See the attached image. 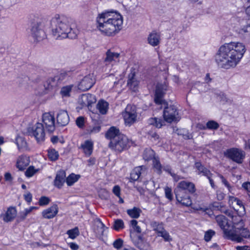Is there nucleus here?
<instances>
[{
  "label": "nucleus",
  "instance_id": "obj_1",
  "mask_svg": "<svg viewBox=\"0 0 250 250\" xmlns=\"http://www.w3.org/2000/svg\"><path fill=\"white\" fill-rule=\"evenodd\" d=\"M246 51V46L242 42L226 43L219 47L215 60L221 68L226 69L234 68L239 63Z\"/></svg>",
  "mask_w": 250,
  "mask_h": 250
},
{
  "label": "nucleus",
  "instance_id": "obj_2",
  "mask_svg": "<svg viewBox=\"0 0 250 250\" xmlns=\"http://www.w3.org/2000/svg\"><path fill=\"white\" fill-rule=\"evenodd\" d=\"M97 27L104 35L114 36L122 29L123 19L122 15L113 10H105L96 18Z\"/></svg>",
  "mask_w": 250,
  "mask_h": 250
},
{
  "label": "nucleus",
  "instance_id": "obj_3",
  "mask_svg": "<svg viewBox=\"0 0 250 250\" xmlns=\"http://www.w3.org/2000/svg\"><path fill=\"white\" fill-rule=\"evenodd\" d=\"M52 34L57 40L76 38L77 35L69 25L68 19L64 16H55L51 21Z\"/></svg>",
  "mask_w": 250,
  "mask_h": 250
},
{
  "label": "nucleus",
  "instance_id": "obj_4",
  "mask_svg": "<svg viewBox=\"0 0 250 250\" xmlns=\"http://www.w3.org/2000/svg\"><path fill=\"white\" fill-rule=\"evenodd\" d=\"M195 191V185L186 181L180 182L174 189L177 201L186 207H189L192 205V201L188 193L193 194Z\"/></svg>",
  "mask_w": 250,
  "mask_h": 250
},
{
  "label": "nucleus",
  "instance_id": "obj_5",
  "mask_svg": "<svg viewBox=\"0 0 250 250\" xmlns=\"http://www.w3.org/2000/svg\"><path fill=\"white\" fill-rule=\"evenodd\" d=\"M130 142L127 136L122 134L119 135V137H117L112 141H110L108 147L117 153H121L127 149L130 146Z\"/></svg>",
  "mask_w": 250,
  "mask_h": 250
},
{
  "label": "nucleus",
  "instance_id": "obj_6",
  "mask_svg": "<svg viewBox=\"0 0 250 250\" xmlns=\"http://www.w3.org/2000/svg\"><path fill=\"white\" fill-rule=\"evenodd\" d=\"M27 133L29 136L33 137L38 143L41 144L45 140V133L42 123H37L32 127H29Z\"/></svg>",
  "mask_w": 250,
  "mask_h": 250
},
{
  "label": "nucleus",
  "instance_id": "obj_7",
  "mask_svg": "<svg viewBox=\"0 0 250 250\" xmlns=\"http://www.w3.org/2000/svg\"><path fill=\"white\" fill-rule=\"evenodd\" d=\"M224 156L238 164H242L245 158V152L236 147L227 149L224 152Z\"/></svg>",
  "mask_w": 250,
  "mask_h": 250
},
{
  "label": "nucleus",
  "instance_id": "obj_8",
  "mask_svg": "<svg viewBox=\"0 0 250 250\" xmlns=\"http://www.w3.org/2000/svg\"><path fill=\"white\" fill-rule=\"evenodd\" d=\"M131 240L133 245L140 250H149L150 244L143 234L131 233Z\"/></svg>",
  "mask_w": 250,
  "mask_h": 250
},
{
  "label": "nucleus",
  "instance_id": "obj_9",
  "mask_svg": "<svg viewBox=\"0 0 250 250\" xmlns=\"http://www.w3.org/2000/svg\"><path fill=\"white\" fill-rule=\"evenodd\" d=\"M163 117L165 121L169 123L176 121L178 118V112L176 106L167 104L163 111Z\"/></svg>",
  "mask_w": 250,
  "mask_h": 250
},
{
  "label": "nucleus",
  "instance_id": "obj_10",
  "mask_svg": "<svg viewBox=\"0 0 250 250\" xmlns=\"http://www.w3.org/2000/svg\"><path fill=\"white\" fill-rule=\"evenodd\" d=\"M223 230L224 237L229 240L241 242L242 239L236 234L234 225H231L229 223L221 228Z\"/></svg>",
  "mask_w": 250,
  "mask_h": 250
},
{
  "label": "nucleus",
  "instance_id": "obj_11",
  "mask_svg": "<svg viewBox=\"0 0 250 250\" xmlns=\"http://www.w3.org/2000/svg\"><path fill=\"white\" fill-rule=\"evenodd\" d=\"M96 82L95 76L93 74H90L85 76L79 83L78 89L82 91H85L90 89Z\"/></svg>",
  "mask_w": 250,
  "mask_h": 250
},
{
  "label": "nucleus",
  "instance_id": "obj_12",
  "mask_svg": "<svg viewBox=\"0 0 250 250\" xmlns=\"http://www.w3.org/2000/svg\"><path fill=\"white\" fill-rule=\"evenodd\" d=\"M123 117L125 124L126 125H130L133 124L137 118V114L135 107H132L131 105H127L125 111L123 113Z\"/></svg>",
  "mask_w": 250,
  "mask_h": 250
},
{
  "label": "nucleus",
  "instance_id": "obj_13",
  "mask_svg": "<svg viewBox=\"0 0 250 250\" xmlns=\"http://www.w3.org/2000/svg\"><path fill=\"white\" fill-rule=\"evenodd\" d=\"M30 36L34 42H40L45 39L46 34L42 27L38 23L34 24L30 29Z\"/></svg>",
  "mask_w": 250,
  "mask_h": 250
},
{
  "label": "nucleus",
  "instance_id": "obj_14",
  "mask_svg": "<svg viewBox=\"0 0 250 250\" xmlns=\"http://www.w3.org/2000/svg\"><path fill=\"white\" fill-rule=\"evenodd\" d=\"M43 125H45L46 129L49 133L53 132L55 129V118L49 113H45L42 117Z\"/></svg>",
  "mask_w": 250,
  "mask_h": 250
},
{
  "label": "nucleus",
  "instance_id": "obj_15",
  "mask_svg": "<svg viewBox=\"0 0 250 250\" xmlns=\"http://www.w3.org/2000/svg\"><path fill=\"white\" fill-rule=\"evenodd\" d=\"M168 89V85L166 82L164 84H158L155 93L154 101L156 104H160L162 103V98L166 91Z\"/></svg>",
  "mask_w": 250,
  "mask_h": 250
},
{
  "label": "nucleus",
  "instance_id": "obj_16",
  "mask_svg": "<svg viewBox=\"0 0 250 250\" xmlns=\"http://www.w3.org/2000/svg\"><path fill=\"white\" fill-rule=\"evenodd\" d=\"M140 82L136 77L134 70H132L128 75L127 86L132 91H138Z\"/></svg>",
  "mask_w": 250,
  "mask_h": 250
},
{
  "label": "nucleus",
  "instance_id": "obj_17",
  "mask_svg": "<svg viewBox=\"0 0 250 250\" xmlns=\"http://www.w3.org/2000/svg\"><path fill=\"white\" fill-rule=\"evenodd\" d=\"M120 56V53L108 49L105 53L104 62L106 65L110 64L113 65L114 63L119 62Z\"/></svg>",
  "mask_w": 250,
  "mask_h": 250
},
{
  "label": "nucleus",
  "instance_id": "obj_18",
  "mask_svg": "<svg viewBox=\"0 0 250 250\" xmlns=\"http://www.w3.org/2000/svg\"><path fill=\"white\" fill-rule=\"evenodd\" d=\"M161 40V33L156 31H152L150 33L147 39L148 43L153 47L159 45Z\"/></svg>",
  "mask_w": 250,
  "mask_h": 250
},
{
  "label": "nucleus",
  "instance_id": "obj_19",
  "mask_svg": "<svg viewBox=\"0 0 250 250\" xmlns=\"http://www.w3.org/2000/svg\"><path fill=\"white\" fill-rule=\"evenodd\" d=\"M235 31L240 38L250 41V23L236 28Z\"/></svg>",
  "mask_w": 250,
  "mask_h": 250
},
{
  "label": "nucleus",
  "instance_id": "obj_20",
  "mask_svg": "<svg viewBox=\"0 0 250 250\" xmlns=\"http://www.w3.org/2000/svg\"><path fill=\"white\" fill-rule=\"evenodd\" d=\"M66 182V173L63 170L58 171L53 182L54 186L57 188H61Z\"/></svg>",
  "mask_w": 250,
  "mask_h": 250
},
{
  "label": "nucleus",
  "instance_id": "obj_21",
  "mask_svg": "<svg viewBox=\"0 0 250 250\" xmlns=\"http://www.w3.org/2000/svg\"><path fill=\"white\" fill-rule=\"evenodd\" d=\"M17 210L15 208L10 207L8 208L4 214H1L0 216L5 222L12 221L17 215Z\"/></svg>",
  "mask_w": 250,
  "mask_h": 250
},
{
  "label": "nucleus",
  "instance_id": "obj_22",
  "mask_svg": "<svg viewBox=\"0 0 250 250\" xmlns=\"http://www.w3.org/2000/svg\"><path fill=\"white\" fill-rule=\"evenodd\" d=\"M30 159L26 155H21L17 160L16 167L20 171H22L29 165Z\"/></svg>",
  "mask_w": 250,
  "mask_h": 250
},
{
  "label": "nucleus",
  "instance_id": "obj_23",
  "mask_svg": "<svg viewBox=\"0 0 250 250\" xmlns=\"http://www.w3.org/2000/svg\"><path fill=\"white\" fill-rule=\"evenodd\" d=\"M94 230L97 236H101L107 229L104 224L99 218H96L93 220Z\"/></svg>",
  "mask_w": 250,
  "mask_h": 250
},
{
  "label": "nucleus",
  "instance_id": "obj_24",
  "mask_svg": "<svg viewBox=\"0 0 250 250\" xmlns=\"http://www.w3.org/2000/svg\"><path fill=\"white\" fill-rule=\"evenodd\" d=\"M57 123L61 126L67 125L69 122V117L66 110H61L57 115Z\"/></svg>",
  "mask_w": 250,
  "mask_h": 250
},
{
  "label": "nucleus",
  "instance_id": "obj_25",
  "mask_svg": "<svg viewBox=\"0 0 250 250\" xmlns=\"http://www.w3.org/2000/svg\"><path fill=\"white\" fill-rule=\"evenodd\" d=\"M58 212V206L56 205H54L50 208L43 210L42 212V215L44 218L51 219L54 218Z\"/></svg>",
  "mask_w": 250,
  "mask_h": 250
},
{
  "label": "nucleus",
  "instance_id": "obj_26",
  "mask_svg": "<svg viewBox=\"0 0 250 250\" xmlns=\"http://www.w3.org/2000/svg\"><path fill=\"white\" fill-rule=\"evenodd\" d=\"M146 168L145 166H142L135 167L130 173V178L133 181L139 179L142 174H145Z\"/></svg>",
  "mask_w": 250,
  "mask_h": 250
},
{
  "label": "nucleus",
  "instance_id": "obj_27",
  "mask_svg": "<svg viewBox=\"0 0 250 250\" xmlns=\"http://www.w3.org/2000/svg\"><path fill=\"white\" fill-rule=\"evenodd\" d=\"M228 215L232 217V222L234 225V229L236 230V234H238V232L241 231L243 228H244V222L243 220L239 216H231L230 212L229 213Z\"/></svg>",
  "mask_w": 250,
  "mask_h": 250
},
{
  "label": "nucleus",
  "instance_id": "obj_28",
  "mask_svg": "<svg viewBox=\"0 0 250 250\" xmlns=\"http://www.w3.org/2000/svg\"><path fill=\"white\" fill-rule=\"evenodd\" d=\"M122 134L120 132L119 129L115 126L110 127L105 133V138L110 141L119 137V135Z\"/></svg>",
  "mask_w": 250,
  "mask_h": 250
},
{
  "label": "nucleus",
  "instance_id": "obj_29",
  "mask_svg": "<svg viewBox=\"0 0 250 250\" xmlns=\"http://www.w3.org/2000/svg\"><path fill=\"white\" fill-rule=\"evenodd\" d=\"M81 147L83 149L85 155L89 156L93 151V144L91 141L86 140L81 145Z\"/></svg>",
  "mask_w": 250,
  "mask_h": 250
},
{
  "label": "nucleus",
  "instance_id": "obj_30",
  "mask_svg": "<svg viewBox=\"0 0 250 250\" xmlns=\"http://www.w3.org/2000/svg\"><path fill=\"white\" fill-rule=\"evenodd\" d=\"M97 108L101 114H105L108 108V103L103 100H101L97 104Z\"/></svg>",
  "mask_w": 250,
  "mask_h": 250
},
{
  "label": "nucleus",
  "instance_id": "obj_31",
  "mask_svg": "<svg viewBox=\"0 0 250 250\" xmlns=\"http://www.w3.org/2000/svg\"><path fill=\"white\" fill-rule=\"evenodd\" d=\"M82 100L83 103L88 106L95 103L96 101L95 96L91 94L83 95L82 96Z\"/></svg>",
  "mask_w": 250,
  "mask_h": 250
},
{
  "label": "nucleus",
  "instance_id": "obj_32",
  "mask_svg": "<svg viewBox=\"0 0 250 250\" xmlns=\"http://www.w3.org/2000/svg\"><path fill=\"white\" fill-rule=\"evenodd\" d=\"M196 168L198 170L199 174H202L203 175L206 176L207 177L209 176H211V173L210 171L207 168L204 167L200 162H197L195 164Z\"/></svg>",
  "mask_w": 250,
  "mask_h": 250
},
{
  "label": "nucleus",
  "instance_id": "obj_33",
  "mask_svg": "<svg viewBox=\"0 0 250 250\" xmlns=\"http://www.w3.org/2000/svg\"><path fill=\"white\" fill-rule=\"evenodd\" d=\"M148 124L157 128H161L164 124V121L160 118L156 117L150 118L148 120Z\"/></svg>",
  "mask_w": 250,
  "mask_h": 250
},
{
  "label": "nucleus",
  "instance_id": "obj_34",
  "mask_svg": "<svg viewBox=\"0 0 250 250\" xmlns=\"http://www.w3.org/2000/svg\"><path fill=\"white\" fill-rule=\"evenodd\" d=\"M150 225L153 230L154 231L156 234L165 229L164 225L162 222L152 221L150 222Z\"/></svg>",
  "mask_w": 250,
  "mask_h": 250
},
{
  "label": "nucleus",
  "instance_id": "obj_35",
  "mask_svg": "<svg viewBox=\"0 0 250 250\" xmlns=\"http://www.w3.org/2000/svg\"><path fill=\"white\" fill-rule=\"evenodd\" d=\"M47 156L51 161L54 162L59 159V154L54 148H49L47 150Z\"/></svg>",
  "mask_w": 250,
  "mask_h": 250
},
{
  "label": "nucleus",
  "instance_id": "obj_36",
  "mask_svg": "<svg viewBox=\"0 0 250 250\" xmlns=\"http://www.w3.org/2000/svg\"><path fill=\"white\" fill-rule=\"evenodd\" d=\"M219 127V124L215 121L211 120L209 121L207 123L206 126L199 125V128L200 129H206V128L209 129L216 130Z\"/></svg>",
  "mask_w": 250,
  "mask_h": 250
},
{
  "label": "nucleus",
  "instance_id": "obj_37",
  "mask_svg": "<svg viewBox=\"0 0 250 250\" xmlns=\"http://www.w3.org/2000/svg\"><path fill=\"white\" fill-rule=\"evenodd\" d=\"M154 151L150 148H146L143 153V158L146 161H149L153 160L155 156Z\"/></svg>",
  "mask_w": 250,
  "mask_h": 250
},
{
  "label": "nucleus",
  "instance_id": "obj_38",
  "mask_svg": "<svg viewBox=\"0 0 250 250\" xmlns=\"http://www.w3.org/2000/svg\"><path fill=\"white\" fill-rule=\"evenodd\" d=\"M229 204L230 206H232L234 208H235V205L239 207H242L244 208L242 202L238 198L234 197L233 196H229Z\"/></svg>",
  "mask_w": 250,
  "mask_h": 250
},
{
  "label": "nucleus",
  "instance_id": "obj_39",
  "mask_svg": "<svg viewBox=\"0 0 250 250\" xmlns=\"http://www.w3.org/2000/svg\"><path fill=\"white\" fill-rule=\"evenodd\" d=\"M80 178V175H77L74 173L70 174L66 178V183L68 186H72L76 183Z\"/></svg>",
  "mask_w": 250,
  "mask_h": 250
},
{
  "label": "nucleus",
  "instance_id": "obj_40",
  "mask_svg": "<svg viewBox=\"0 0 250 250\" xmlns=\"http://www.w3.org/2000/svg\"><path fill=\"white\" fill-rule=\"evenodd\" d=\"M141 212V210L139 208L136 207H134L132 209H129L127 210V214L133 218H139Z\"/></svg>",
  "mask_w": 250,
  "mask_h": 250
},
{
  "label": "nucleus",
  "instance_id": "obj_41",
  "mask_svg": "<svg viewBox=\"0 0 250 250\" xmlns=\"http://www.w3.org/2000/svg\"><path fill=\"white\" fill-rule=\"evenodd\" d=\"M73 87V85H69L62 87L60 91V94L62 97H69L70 96V93L71 92Z\"/></svg>",
  "mask_w": 250,
  "mask_h": 250
},
{
  "label": "nucleus",
  "instance_id": "obj_42",
  "mask_svg": "<svg viewBox=\"0 0 250 250\" xmlns=\"http://www.w3.org/2000/svg\"><path fill=\"white\" fill-rule=\"evenodd\" d=\"M57 85V83L55 78H49L44 83V87L45 89L50 90L55 87Z\"/></svg>",
  "mask_w": 250,
  "mask_h": 250
},
{
  "label": "nucleus",
  "instance_id": "obj_43",
  "mask_svg": "<svg viewBox=\"0 0 250 250\" xmlns=\"http://www.w3.org/2000/svg\"><path fill=\"white\" fill-rule=\"evenodd\" d=\"M157 236L162 237L165 242H170L172 240L169 232L165 229L157 233Z\"/></svg>",
  "mask_w": 250,
  "mask_h": 250
},
{
  "label": "nucleus",
  "instance_id": "obj_44",
  "mask_svg": "<svg viewBox=\"0 0 250 250\" xmlns=\"http://www.w3.org/2000/svg\"><path fill=\"white\" fill-rule=\"evenodd\" d=\"M153 167L158 174H161L162 173V166L158 158H154L153 160Z\"/></svg>",
  "mask_w": 250,
  "mask_h": 250
},
{
  "label": "nucleus",
  "instance_id": "obj_45",
  "mask_svg": "<svg viewBox=\"0 0 250 250\" xmlns=\"http://www.w3.org/2000/svg\"><path fill=\"white\" fill-rule=\"evenodd\" d=\"M216 222L221 228L228 223L226 217L223 215H218L215 217Z\"/></svg>",
  "mask_w": 250,
  "mask_h": 250
},
{
  "label": "nucleus",
  "instance_id": "obj_46",
  "mask_svg": "<svg viewBox=\"0 0 250 250\" xmlns=\"http://www.w3.org/2000/svg\"><path fill=\"white\" fill-rule=\"evenodd\" d=\"M66 234L69 238L74 239L80 234L79 229L78 227H75L73 229H69L66 231Z\"/></svg>",
  "mask_w": 250,
  "mask_h": 250
},
{
  "label": "nucleus",
  "instance_id": "obj_47",
  "mask_svg": "<svg viewBox=\"0 0 250 250\" xmlns=\"http://www.w3.org/2000/svg\"><path fill=\"white\" fill-rule=\"evenodd\" d=\"M37 208H38L36 207H30L29 208H25L23 212H21V215L20 216V219L21 221L24 220L29 213H30L34 209H36Z\"/></svg>",
  "mask_w": 250,
  "mask_h": 250
},
{
  "label": "nucleus",
  "instance_id": "obj_48",
  "mask_svg": "<svg viewBox=\"0 0 250 250\" xmlns=\"http://www.w3.org/2000/svg\"><path fill=\"white\" fill-rule=\"evenodd\" d=\"M124 227V223L122 219H117L114 221L113 228L115 230L119 231Z\"/></svg>",
  "mask_w": 250,
  "mask_h": 250
},
{
  "label": "nucleus",
  "instance_id": "obj_49",
  "mask_svg": "<svg viewBox=\"0 0 250 250\" xmlns=\"http://www.w3.org/2000/svg\"><path fill=\"white\" fill-rule=\"evenodd\" d=\"M38 171V169H36L33 166H30L25 171V175L26 177L30 178L32 177Z\"/></svg>",
  "mask_w": 250,
  "mask_h": 250
},
{
  "label": "nucleus",
  "instance_id": "obj_50",
  "mask_svg": "<svg viewBox=\"0 0 250 250\" xmlns=\"http://www.w3.org/2000/svg\"><path fill=\"white\" fill-rule=\"evenodd\" d=\"M130 224L135 231L139 234L141 233L142 229L138 225V222L136 220H132L130 222Z\"/></svg>",
  "mask_w": 250,
  "mask_h": 250
},
{
  "label": "nucleus",
  "instance_id": "obj_51",
  "mask_svg": "<svg viewBox=\"0 0 250 250\" xmlns=\"http://www.w3.org/2000/svg\"><path fill=\"white\" fill-rule=\"evenodd\" d=\"M240 235H238L242 239V237L247 238L250 236V232L247 228H243L241 231H239L238 233Z\"/></svg>",
  "mask_w": 250,
  "mask_h": 250
},
{
  "label": "nucleus",
  "instance_id": "obj_52",
  "mask_svg": "<svg viewBox=\"0 0 250 250\" xmlns=\"http://www.w3.org/2000/svg\"><path fill=\"white\" fill-rule=\"evenodd\" d=\"M123 245V240L121 238L116 239L113 243V247L116 249H118V250H121L120 249L122 247Z\"/></svg>",
  "mask_w": 250,
  "mask_h": 250
},
{
  "label": "nucleus",
  "instance_id": "obj_53",
  "mask_svg": "<svg viewBox=\"0 0 250 250\" xmlns=\"http://www.w3.org/2000/svg\"><path fill=\"white\" fill-rule=\"evenodd\" d=\"M101 129V126L99 125H95L93 126L90 127L87 131L90 134H95L100 131Z\"/></svg>",
  "mask_w": 250,
  "mask_h": 250
},
{
  "label": "nucleus",
  "instance_id": "obj_54",
  "mask_svg": "<svg viewBox=\"0 0 250 250\" xmlns=\"http://www.w3.org/2000/svg\"><path fill=\"white\" fill-rule=\"evenodd\" d=\"M165 193L166 197L171 201L173 199V195L172 194V190L171 188L168 187H166L165 188Z\"/></svg>",
  "mask_w": 250,
  "mask_h": 250
},
{
  "label": "nucleus",
  "instance_id": "obj_55",
  "mask_svg": "<svg viewBox=\"0 0 250 250\" xmlns=\"http://www.w3.org/2000/svg\"><path fill=\"white\" fill-rule=\"evenodd\" d=\"M215 234V231L212 230H208L206 232L204 235V239L206 241H209L212 237Z\"/></svg>",
  "mask_w": 250,
  "mask_h": 250
},
{
  "label": "nucleus",
  "instance_id": "obj_56",
  "mask_svg": "<svg viewBox=\"0 0 250 250\" xmlns=\"http://www.w3.org/2000/svg\"><path fill=\"white\" fill-rule=\"evenodd\" d=\"M50 199L46 196H42L40 198L39 201V204L41 206H45L48 205L50 202Z\"/></svg>",
  "mask_w": 250,
  "mask_h": 250
},
{
  "label": "nucleus",
  "instance_id": "obj_57",
  "mask_svg": "<svg viewBox=\"0 0 250 250\" xmlns=\"http://www.w3.org/2000/svg\"><path fill=\"white\" fill-rule=\"evenodd\" d=\"M77 125L79 128H83L84 126V119L82 116H80L77 118L76 121Z\"/></svg>",
  "mask_w": 250,
  "mask_h": 250
},
{
  "label": "nucleus",
  "instance_id": "obj_58",
  "mask_svg": "<svg viewBox=\"0 0 250 250\" xmlns=\"http://www.w3.org/2000/svg\"><path fill=\"white\" fill-rule=\"evenodd\" d=\"M164 169L165 170L167 171L169 173H170V175L172 176L174 180L176 182H177L178 181H179L180 179H181L182 178L180 176L177 175V174L171 173L170 172V169L168 167H164Z\"/></svg>",
  "mask_w": 250,
  "mask_h": 250
},
{
  "label": "nucleus",
  "instance_id": "obj_59",
  "mask_svg": "<svg viewBox=\"0 0 250 250\" xmlns=\"http://www.w3.org/2000/svg\"><path fill=\"white\" fill-rule=\"evenodd\" d=\"M147 135L149 138L153 139L154 140H157L159 138V135L153 131H149Z\"/></svg>",
  "mask_w": 250,
  "mask_h": 250
},
{
  "label": "nucleus",
  "instance_id": "obj_60",
  "mask_svg": "<svg viewBox=\"0 0 250 250\" xmlns=\"http://www.w3.org/2000/svg\"><path fill=\"white\" fill-rule=\"evenodd\" d=\"M219 177L221 179L223 184L228 188V190H229V192H231V187L229 185L228 182L227 181V180L223 177V176L221 175H220Z\"/></svg>",
  "mask_w": 250,
  "mask_h": 250
},
{
  "label": "nucleus",
  "instance_id": "obj_61",
  "mask_svg": "<svg viewBox=\"0 0 250 250\" xmlns=\"http://www.w3.org/2000/svg\"><path fill=\"white\" fill-rule=\"evenodd\" d=\"M113 193L118 197H120L121 188L119 186H115L113 188Z\"/></svg>",
  "mask_w": 250,
  "mask_h": 250
},
{
  "label": "nucleus",
  "instance_id": "obj_62",
  "mask_svg": "<svg viewBox=\"0 0 250 250\" xmlns=\"http://www.w3.org/2000/svg\"><path fill=\"white\" fill-rule=\"evenodd\" d=\"M212 208H213L216 209L217 210H220L221 211H225L223 208V206L221 205V204L217 202H214L212 205Z\"/></svg>",
  "mask_w": 250,
  "mask_h": 250
},
{
  "label": "nucleus",
  "instance_id": "obj_63",
  "mask_svg": "<svg viewBox=\"0 0 250 250\" xmlns=\"http://www.w3.org/2000/svg\"><path fill=\"white\" fill-rule=\"evenodd\" d=\"M24 198L27 202L30 203L32 200V195L30 192H28L24 195Z\"/></svg>",
  "mask_w": 250,
  "mask_h": 250
},
{
  "label": "nucleus",
  "instance_id": "obj_64",
  "mask_svg": "<svg viewBox=\"0 0 250 250\" xmlns=\"http://www.w3.org/2000/svg\"><path fill=\"white\" fill-rule=\"evenodd\" d=\"M242 187L248 192H250V182H245L242 184Z\"/></svg>",
  "mask_w": 250,
  "mask_h": 250
}]
</instances>
